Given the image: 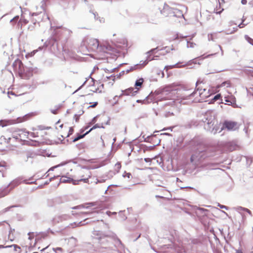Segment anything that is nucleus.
<instances>
[{"label": "nucleus", "instance_id": "e433bc0d", "mask_svg": "<svg viewBox=\"0 0 253 253\" xmlns=\"http://www.w3.org/2000/svg\"><path fill=\"white\" fill-rule=\"evenodd\" d=\"M196 159V157L195 155H192L190 158V161L191 162H193Z\"/></svg>", "mask_w": 253, "mask_h": 253}, {"label": "nucleus", "instance_id": "864d4df0", "mask_svg": "<svg viewBox=\"0 0 253 253\" xmlns=\"http://www.w3.org/2000/svg\"><path fill=\"white\" fill-rule=\"evenodd\" d=\"M3 248V246H0V248Z\"/></svg>", "mask_w": 253, "mask_h": 253}, {"label": "nucleus", "instance_id": "58836bf2", "mask_svg": "<svg viewBox=\"0 0 253 253\" xmlns=\"http://www.w3.org/2000/svg\"><path fill=\"white\" fill-rule=\"evenodd\" d=\"M29 237L28 238L29 240H31L33 239L34 238V235H33V234H31L30 233H29Z\"/></svg>", "mask_w": 253, "mask_h": 253}, {"label": "nucleus", "instance_id": "9d476101", "mask_svg": "<svg viewBox=\"0 0 253 253\" xmlns=\"http://www.w3.org/2000/svg\"><path fill=\"white\" fill-rule=\"evenodd\" d=\"M10 140L11 138L10 137L6 138L4 136H0V149L1 150H4L5 149L7 148L9 145Z\"/></svg>", "mask_w": 253, "mask_h": 253}, {"label": "nucleus", "instance_id": "de8ad7c7", "mask_svg": "<svg viewBox=\"0 0 253 253\" xmlns=\"http://www.w3.org/2000/svg\"><path fill=\"white\" fill-rule=\"evenodd\" d=\"M13 246H14L15 248H17L18 249H20V248L19 246H17L16 245H14Z\"/></svg>", "mask_w": 253, "mask_h": 253}, {"label": "nucleus", "instance_id": "2f4dec72", "mask_svg": "<svg viewBox=\"0 0 253 253\" xmlns=\"http://www.w3.org/2000/svg\"><path fill=\"white\" fill-rule=\"evenodd\" d=\"M19 16H15L13 18H12L11 20H10V22L12 23L13 24H15L16 23V22L18 21V20L19 19Z\"/></svg>", "mask_w": 253, "mask_h": 253}, {"label": "nucleus", "instance_id": "c85d7f7f", "mask_svg": "<svg viewBox=\"0 0 253 253\" xmlns=\"http://www.w3.org/2000/svg\"><path fill=\"white\" fill-rule=\"evenodd\" d=\"M21 246L23 248H24L25 249V250H26L27 248L30 249V248H31L32 247L31 244H27L25 243H21Z\"/></svg>", "mask_w": 253, "mask_h": 253}, {"label": "nucleus", "instance_id": "a878e982", "mask_svg": "<svg viewBox=\"0 0 253 253\" xmlns=\"http://www.w3.org/2000/svg\"><path fill=\"white\" fill-rule=\"evenodd\" d=\"M74 131V129L72 127H70V129L68 132L64 134H61V135L62 137H69L70 135H71Z\"/></svg>", "mask_w": 253, "mask_h": 253}, {"label": "nucleus", "instance_id": "a18cd8bd", "mask_svg": "<svg viewBox=\"0 0 253 253\" xmlns=\"http://www.w3.org/2000/svg\"><path fill=\"white\" fill-rule=\"evenodd\" d=\"M218 130V129H216L214 131V128H213L212 131H213V133H215Z\"/></svg>", "mask_w": 253, "mask_h": 253}, {"label": "nucleus", "instance_id": "ea45409f", "mask_svg": "<svg viewBox=\"0 0 253 253\" xmlns=\"http://www.w3.org/2000/svg\"><path fill=\"white\" fill-rule=\"evenodd\" d=\"M247 3V0H241V3L243 5H245Z\"/></svg>", "mask_w": 253, "mask_h": 253}, {"label": "nucleus", "instance_id": "423d86ee", "mask_svg": "<svg viewBox=\"0 0 253 253\" xmlns=\"http://www.w3.org/2000/svg\"><path fill=\"white\" fill-rule=\"evenodd\" d=\"M237 24L235 23L233 21H230L228 23V26L229 27V28L226 29L225 30V33L226 34H231L236 31L238 30V28H242L245 26V24L243 23V21H242V23H241L240 24H239L237 26H236L235 27H233L230 28L231 27H232L234 25H236Z\"/></svg>", "mask_w": 253, "mask_h": 253}, {"label": "nucleus", "instance_id": "9b49d317", "mask_svg": "<svg viewBox=\"0 0 253 253\" xmlns=\"http://www.w3.org/2000/svg\"><path fill=\"white\" fill-rule=\"evenodd\" d=\"M13 66L14 70L17 71L20 74H23V64L20 60H15L13 63Z\"/></svg>", "mask_w": 253, "mask_h": 253}, {"label": "nucleus", "instance_id": "cd10ccee", "mask_svg": "<svg viewBox=\"0 0 253 253\" xmlns=\"http://www.w3.org/2000/svg\"><path fill=\"white\" fill-rule=\"evenodd\" d=\"M245 38L246 39V40L249 43H250L251 44H252V45H253V39L251 38H250L249 36L248 35H245Z\"/></svg>", "mask_w": 253, "mask_h": 253}, {"label": "nucleus", "instance_id": "2eb2a0df", "mask_svg": "<svg viewBox=\"0 0 253 253\" xmlns=\"http://www.w3.org/2000/svg\"><path fill=\"white\" fill-rule=\"evenodd\" d=\"M28 139L35 141V142L37 141V140L34 139L39 136V132L37 129H34L33 132H29L28 131Z\"/></svg>", "mask_w": 253, "mask_h": 253}, {"label": "nucleus", "instance_id": "c9c22d12", "mask_svg": "<svg viewBox=\"0 0 253 253\" xmlns=\"http://www.w3.org/2000/svg\"><path fill=\"white\" fill-rule=\"evenodd\" d=\"M221 97L220 93H218L214 96L213 98L212 99V101H215L218 99H219Z\"/></svg>", "mask_w": 253, "mask_h": 253}, {"label": "nucleus", "instance_id": "7c9ffc66", "mask_svg": "<svg viewBox=\"0 0 253 253\" xmlns=\"http://www.w3.org/2000/svg\"><path fill=\"white\" fill-rule=\"evenodd\" d=\"M121 168V164L120 163H117L115 165V169L117 171H119Z\"/></svg>", "mask_w": 253, "mask_h": 253}, {"label": "nucleus", "instance_id": "dca6fc26", "mask_svg": "<svg viewBox=\"0 0 253 253\" xmlns=\"http://www.w3.org/2000/svg\"><path fill=\"white\" fill-rule=\"evenodd\" d=\"M100 127V126L98 124H96L94 125L92 128H91L88 131H87L86 133L83 135H79L77 137L74 138L73 139V142H76L78 140H79L80 139H81L83 138L85 135L88 134L89 132H90L92 130L96 128H99Z\"/></svg>", "mask_w": 253, "mask_h": 253}, {"label": "nucleus", "instance_id": "6ab92c4d", "mask_svg": "<svg viewBox=\"0 0 253 253\" xmlns=\"http://www.w3.org/2000/svg\"><path fill=\"white\" fill-rule=\"evenodd\" d=\"M11 190L8 188V186L2 189H0V198L8 195Z\"/></svg>", "mask_w": 253, "mask_h": 253}, {"label": "nucleus", "instance_id": "6e6552de", "mask_svg": "<svg viewBox=\"0 0 253 253\" xmlns=\"http://www.w3.org/2000/svg\"><path fill=\"white\" fill-rule=\"evenodd\" d=\"M36 114L34 113H30L24 115L23 117H19L15 119H12L13 121V125L16 124H19L25 122L30 120L33 117H34Z\"/></svg>", "mask_w": 253, "mask_h": 253}, {"label": "nucleus", "instance_id": "473e14b6", "mask_svg": "<svg viewBox=\"0 0 253 253\" xmlns=\"http://www.w3.org/2000/svg\"><path fill=\"white\" fill-rule=\"evenodd\" d=\"M226 86L227 87L230 86V82L229 81L222 82V87Z\"/></svg>", "mask_w": 253, "mask_h": 253}, {"label": "nucleus", "instance_id": "603ef678", "mask_svg": "<svg viewBox=\"0 0 253 253\" xmlns=\"http://www.w3.org/2000/svg\"><path fill=\"white\" fill-rule=\"evenodd\" d=\"M222 3H224V2H225V1H224V0H222Z\"/></svg>", "mask_w": 253, "mask_h": 253}, {"label": "nucleus", "instance_id": "72a5a7b5", "mask_svg": "<svg viewBox=\"0 0 253 253\" xmlns=\"http://www.w3.org/2000/svg\"><path fill=\"white\" fill-rule=\"evenodd\" d=\"M247 91L248 94L253 95V86L247 88Z\"/></svg>", "mask_w": 253, "mask_h": 253}, {"label": "nucleus", "instance_id": "4c0bfd02", "mask_svg": "<svg viewBox=\"0 0 253 253\" xmlns=\"http://www.w3.org/2000/svg\"><path fill=\"white\" fill-rule=\"evenodd\" d=\"M98 104V102H95L94 103H93V104L90 106H89L88 108H94Z\"/></svg>", "mask_w": 253, "mask_h": 253}, {"label": "nucleus", "instance_id": "4468645a", "mask_svg": "<svg viewBox=\"0 0 253 253\" xmlns=\"http://www.w3.org/2000/svg\"><path fill=\"white\" fill-rule=\"evenodd\" d=\"M88 45L92 50H96L99 46V41L95 39H91L89 41Z\"/></svg>", "mask_w": 253, "mask_h": 253}, {"label": "nucleus", "instance_id": "f8f14e48", "mask_svg": "<svg viewBox=\"0 0 253 253\" xmlns=\"http://www.w3.org/2000/svg\"><path fill=\"white\" fill-rule=\"evenodd\" d=\"M7 169V163L0 159V177H4L6 175Z\"/></svg>", "mask_w": 253, "mask_h": 253}, {"label": "nucleus", "instance_id": "4be33fe9", "mask_svg": "<svg viewBox=\"0 0 253 253\" xmlns=\"http://www.w3.org/2000/svg\"><path fill=\"white\" fill-rule=\"evenodd\" d=\"M1 228H3L4 232H6V230H5L3 227H1ZM8 230H9V234H8V238L10 241H12L15 239V236L13 233L14 231V229H12L11 228V227L10 226V228H9ZM7 230H8V229L7 230Z\"/></svg>", "mask_w": 253, "mask_h": 253}, {"label": "nucleus", "instance_id": "39448f33", "mask_svg": "<svg viewBox=\"0 0 253 253\" xmlns=\"http://www.w3.org/2000/svg\"><path fill=\"white\" fill-rule=\"evenodd\" d=\"M201 94L200 88H198L197 90L191 93L188 96L184 98H182L183 99H189L191 100L192 102H202L201 95H199Z\"/></svg>", "mask_w": 253, "mask_h": 253}, {"label": "nucleus", "instance_id": "f03ea898", "mask_svg": "<svg viewBox=\"0 0 253 253\" xmlns=\"http://www.w3.org/2000/svg\"><path fill=\"white\" fill-rule=\"evenodd\" d=\"M240 126V124L237 122L226 120L222 122V130L227 129L229 131H237Z\"/></svg>", "mask_w": 253, "mask_h": 253}, {"label": "nucleus", "instance_id": "09e8293b", "mask_svg": "<svg viewBox=\"0 0 253 253\" xmlns=\"http://www.w3.org/2000/svg\"><path fill=\"white\" fill-rule=\"evenodd\" d=\"M244 131H245L246 133H247V129L246 127L244 128Z\"/></svg>", "mask_w": 253, "mask_h": 253}, {"label": "nucleus", "instance_id": "8fccbe9b", "mask_svg": "<svg viewBox=\"0 0 253 253\" xmlns=\"http://www.w3.org/2000/svg\"><path fill=\"white\" fill-rule=\"evenodd\" d=\"M221 11H217L216 13H219L220 14L221 13Z\"/></svg>", "mask_w": 253, "mask_h": 253}, {"label": "nucleus", "instance_id": "412c9836", "mask_svg": "<svg viewBox=\"0 0 253 253\" xmlns=\"http://www.w3.org/2000/svg\"><path fill=\"white\" fill-rule=\"evenodd\" d=\"M61 108H62V105L58 104V105H55L54 107L51 108L50 109V111L52 114H53L54 115H56L60 112Z\"/></svg>", "mask_w": 253, "mask_h": 253}, {"label": "nucleus", "instance_id": "5fc2aeb1", "mask_svg": "<svg viewBox=\"0 0 253 253\" xmlns=\"http://www.w3.org/2000/svg\"><path fill=\"white\" fill-rule=\"evenodd\" d=\"M33 253H38L36 252H34Z\"/></svg>", "mask_w": 253, "mask_h": 253}, {"label": "nucleus", "instance_id": "3c124183", "mask_svg": "<svg viewBox=\"0 0 253 253\" xmlns=\"http://www.w3.org/2000/svg\"><path fill=\"white\" fill-rule=\"evenodd\" d=\"M63 125H60L59 126L62 128L63 127Z\"/></svg>", "mask_w": 253, "mask_h": 253}, {"label": "nucleus", "instance_id": "f257e3e1", "mask_svg": "<svg viewBox=\"0 0 253 253\" xmlns=\"http://www.w3.org/2000/svg\"><path fill=\"white\" fill-rule=\"evenodd\" d=\"M91 177V172L89 169L82 168L77 171L76 174L77 179L73 180V184H79L80 182L89 183V179Z\"/></svg>", "mask_w": 253, "mask_h": 253}, {"label": "nucleus", "instance_id": "393cba45", "mask_svg": "<svg viewBox=\"0 0 253 253\" xmlns=\"http://www.w3.org/2000/svg\"><path fill=\"white\" fill-rule=\"evenodd\" d=\"M235 209L239 212H240L241 211H246L250 214L251 213V211L249 209L245 208H243L242 207H238L235 208Z\"/></svg>", "mask_w": 253, "mask_h": 253}, {"label": "nucleus", "instance_id": "aec40b11", "mask_svg": "<svg viewBox=\"0 0 253 253\" xmlns=\"http://www.w3.org/2000/svg\"><path fill=\"white\" fill-rule=\"evenodd\" d=\"M144 82V80L143 78H140L137 80L135 84V90H137V92L139 91V89L142 87V84Z\"/></svg>", "mask_w": 253, "mask_h": 253}, {"label": "nucleus", "instance_id": "a211bd4d", "mask_svg": "<svg viewBox=\"0 0 253 253\" xmlns=\"http://www.w3.org/2000/svg\"><path fill=\"white\" fill-rule=\"evenodd\" d=\"M13 125L12 119L0 120V126L2 127Z\"/></svg>", "mask_w": 253, "mask_h": 253}, {"label": "nucleus", "instance_id": "c756f323", "mask_svg": "<svg viewBox=\"0 0 253 253\" xmlns=\"http://www.w3.org/2000/svg\"><path fill=\"white\" fill-rule=\"evenodd\" d=\"M196 45V43L192 41H188L187 43V46L188 47L193 48Z\"/></svg>", "mask_w": 253, "mask_h": 253}, {"label": "nucleus", "instance_id": "49530a36", "mask_svg": "<svg viewBox=\"0 0 253 253\" xmlns=\"http://www.w3.org/2000/svg\"><path fill=\"white\" fill-rule=\"evenodd\" d=\"M58 251H62V249L61 248H57L56 249Z\"/></svg>", "mask_w": 253, "mask_h": 253}, {"label": "nucleus", "instance_id": "f3484780", "mask_svg": "<svg viewBox=\"0 0 253 253\" xmlns=\"http://www.w3.org/2000/svg\"><path fill=\"white\" fill-rule=\"evenodd\" d=\"M22 183V179L20 178H17L12 181L9 184L8 187H10V189L12 190L15 187L18 186Z\"/></svg>", "mask_w": 253, "mask_h": 253}, {"label": "nucleus", "instance_id": "bb28decb", "mask_svg": "<svg viewBox=\"0 0 253 253\" xmlns=\"http://www.w3.org/2000/svg\"><path fill=\"white\" fill-rule=\"evenodd\" d=\"M84 113L83 110H81L79 114H75L74 116V119L75 120L76 122H78L80 119V117L81 115Z\"/></svg>", "mask_w": 253, "mask_h": 253}, {"label": "nucleus", "instance_id": "79ce46f5", "mask_svg": "<svg viewBox=\"0 0 253 253\" xmlns=\"http://www.w3.org/2000/svg\"><path fill=\"white\" fill-rule=\"evenodd\" d=\"M222 214H224L225 215H226V216H227L229 217V214L227 213H226V212H225L223 211H222Z\"/></svg>", "mask_w": 253, "mask_h": 253}, {"label": "nucleus", "instance_id": "37998d69", "mask_svg": "<svg viewBox=\"0 0 253 253\" xmlns=\"http://www.w3.org/2000/svg\"><path fill=\"white\" fill-rule=\"evenodd\" d=\"M10 95H13V96H14V95H15L14 93H13L12 92H11L10 93V92H8V95H9V97L10 98L11 97H10Z\"/></svg>", "mask_w": 253, "mask_h": 253}, {"label": "nucleus", "instance_id": "a19ab883", "mask_svg": "<svg viewBox=\"0 0 253 253\" xmlns=\"http://www.w3.org/2000/svg\"><path fill=\"white\" fill-rule=\"evenodd\" d=\"M144 160L146 162H150L151 161V159L150 158H145Z\"/></svg>", "mask_w": 253, "mask_h": 253}, {"label": "nucleus", "instance_id": "ddd939ff", "mask_svg": "<svg viewBox=\"0 0 253 253\" xmlns=\"http://www.w3.org/2000/svg\"><path fill=\"white\" fill-rule=\"evenodd\" d=\"M136 93H137V90H135V89L133 87H129L123 90L120 96L125 95L134 96Z\"/></svg>", "mask_w": 253, "mask_h": 253}, {"label": "nucleus", "instance_id": "0eeeda50", "mask_svg": "<svg viewBox=\"0 0 253 253\" xmlns=\"http://www.w3.org/2000/svg\"><path fill=\"white\" fill-rule=\"evenodd\" d=\"M239 146L235 141H229L226 143L222 142V151L226 150L228 151H233L239 148Z\"/></svg>", "mask_w": 253, "mask_h": 253}, {"label": "nucleus", "instance_id": "b1692460", "mask_svg": "<svg viewBox=\"0 0 253 253\" xmlns=\"http://www.w3.org/2000/svg\"><path fill=\"white\" fill-rule=\"evenodd\" d=\"M3 227L5 230L10 228V224L5 221L0 222V228Z\"/></svg>", "mask_w": 253, "mask_h": 253}, {"label": "nucleus", "instance_id": "5701e85b", "mask_svg": "<svg viewBox=\"0 0 253 253\" xmlns=\"http://www.w3.org/2000/svg\"><path fill=\"white\" fill-rule=\"evenodd\" d=\"M28 23V20L26 19L22 15H21V18L18 23V25L22 28L23 26L26 25Z\"/></svg>", "mask_w": 253, "mask_h": 253}, {"label": "nucleus", "instance_id": "c03bdc74", "mask_svg": "<svg viewBox=\"0 0 253 253\" xmlns=\"http://www.w3.org/2000/svg\"><path fill=\"white\" fill-rule=\"evenodd\" d=\"M225 209V210H228V208L226 206L222 205V209Z\"/></svg>", "mask_w": 253, "mask_h": 253}, {"label": "nucleus", "instance_id": "1a4fd4ad", "mask_svg": "<svg viewBox=\"0 0 253 253\" xmlns=\"http://www.w3.org/2000/svg\"><path fill=\"white\" fill-rule=\"evenodd\" d=\"M224 101L225 105H230L234 108L237 106L236 98L231 93L228 95L224 94Z\"/></svg>", "mask_w": 253, "mask_h": 253}, {"label": "nucleus", "instance_id": "f704fd0d", "mask_svg": "<svg viewBox=\"0 0 253 253\" xmlns=\"http://www.w3.org/2000/svg\"><path fill=\"white\" fill-rule=\"evenodd\" d=\"M175 67H177L176 64L173 65L167 66L165 67V69L166 70V71H168L169 69H172Z\"/></svg>", "mask_w": 253, "mask_h": 253}, {"label": "nucleus", "instance_id": "7ed1b4c3", "mask_svg": "<svg viewBox=\"0 0 253 253\" xmlns=\"http://www.w3.org/2000/svg\"><path fill=\"white\" fill-rule=\"evenodd\" d=\"M12 136L16 139L26 141V139H28V131L25 128H17L13 131Z\"/></svg>", "mask_w": 253, "mask_h": 253}, {"label": "nucleus", "instance_id": "20e7f679", "mask_svg": "<svg viewBox=\"0 0 253 253\" xmlns=\"http://www.w3.org/2000/svg\"><path fill=\"white\" fill-rule=\"evenodd\" d=\"M219 86L216 87V88L212 87L211 89H207V88H200L201 94L199 95H201L202 102L205 101V100L210 96L212 94L215 93L218 91H219Z\"/></svg>", "mask_w": 253, "mask_h": 253}]
</instances>
